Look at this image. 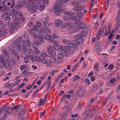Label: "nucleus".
I'll return each instance as SVG.
<instances>
[{"instance_id": "21", "label": "nucleus", "mask_w": 120, "mask_h": 120, "mask_svg": "<svg viewBox=\"0 0 120 120\" xmlns=\"http://www.w3.org/2000/svg\"><path fill=\"white\" fill-rule=\"evenodd\" d=\"M12 109L11 107H9L8 108L6 111L4 112L3 115V116L4 117H6L7 116V113L9 114H10L12 112Z\"/></svg>"}, {"instance_id": "25", "label": "nucleus", "mask_w": 120, "mask_h": 120, "mask_svg": "<svg viewBox=\"0 0 120 120\" xmlns=\"http://www.w3.org/2000/svg\"><path fill=\"white\" fill-rule=\"evenodd\" d=\"M3 54L5 56L6 58H5L6 59V60H9L10 58V56L7 51L6 50H4L3 51Z\"/></svg>"}, {"instance_id": "36", "label": "nucleus", "mask_w": 120, "mask_h": 120, "mask_svg": "<svg viewBox=\"0 0 120 120\" xmlns=\"http://www.w3.org/2000/svg\"><path fill=\"white\" fill-rule=\"evenodd\" d=\"M53 56H51V57L50 58V60L51 62L52 63H54L56 61V57Z\"/></svg>"}, {"instance_id": "22", "label": "nucleus", "mask_w": 120, "mask_h": 120, "mask_svg": "<svg viewBox=\"0 0 120 120\" xmlns=\"http://www.w3.org/2000/svg\"><path fill=\"white\" fill-rule=\"evenodd\" d=\"M62 41L65 44H66L68 45L69 47L70 48H72L73 49V48H74V45H73L72 46H72L71 47L70 46V45L71 44H72V42L71 43H70V42L69 41L65 39H63Z\"/></svg>"}, {"instance_id": "43", "label": "nucleus", "mask_w": 120, "mask_h": 120, "mask_svg": "<svg viewBox=\"0 0 120 120\" xmlns=\"http://www.w3.org/2000/svg\"><path fill=\"white\" fill-rule=\"evenodd\" d=\"M38 43L34 41L33 43V47L34 48H35L37 47L38 45Z\"/></svg>"}, {"instance_id": "56", "label": "nucleus", "mask_w": 120, "mask_h": 120, "mask_svg": "<svg viewBox=\"0 0 120 120\" xmlns=\"http://www.w3.org/2000/svg\"><path fill=\"white\" fill-rule=\"evenodd\" d=\"M64 19L66 21H69V17L64 16L63 17Z\"/></svg>"}, {"instance_id": "60", "label": "nucleus", "mask_w": 120, "mask_h": 120, "mask_svg": "<svg viewBox=\"0 0 120 120\" xmlns=\"http://www.w3.org/2000/svg\"><path fill=\"white\" fill-rule=\"evenodd\" d=\"M25 84L24 83H22L19 85V87L20 88H22L25 85Z\"/></svg>"}, {"instance_id": "46", "label": "nucleus", "mask_w": 120, "mask_h": 120, "mask_svg": "<svg viewBox=\"0 0 120 120\" xmlns=\"http://www.w3.org/2000/svg\"><path fill=\"white\" fill-rule=\"evenodd\" d=\"M35 56L37 58H36V60L37 61L40 62L41 60V59L40 56H38L37 55V54L35 55Z\"/></svg>"}, {"instance_id": "55", "label": "nucleus", "mask_w": 120, "mask_h": 120, "mask_svg": "<svg viewBox=\"0 0 120 120\" xmlns=\"http://www.w3.org/2000/svg\"><path fill=\"white\" fill-rule=\"evenodd\" d=\"M112 32H112L110 33L109 35L108 38L109 39H111L112 37L113 36V34Z\"/></svg>"}, {"instance_id": "19", "label": "nucleus", "mask_w": 120, "mask_h": 120, "mask_svg": "<svg viewBox=\"0 0 120 120\" xmlns=\"http://www.w3.org/2000/svg\"><path fill=\"white\" fill-rule=\"evenodd\" d=\"M25 2H24V1H20L15 5L14 8L17 9H20L24 5H25Z\"/></svg>"}, {"instance_id": "40", "label": "nucleus", "mask_w": 120, "mask_h": 120, "mask_svg": "<svg viewBox=\"0 0 120 120\" xmlns=\"http://www.w3.org/2000/svg\"><path fill=\"white\" fill-rule=\"evenodd\" d=\"M41 55L42 57L45 58H46L48 56L46 52L45 51L41 52Z\"/></svg>"}, {"instance_id": "5", "label": "nucleus", "mask_w": 120, "mask_h": 120, "mask_svg": "<svg viewBox=\"0 0 120 120\" xmlns=\"http://www.w3.org/2000/svg\"><path fill=\"white\" fill-rule=\"evenodd\" d=\"M22 39L21 36H20L19 38V39L16 40L15 42L12 43L11 44V47L15 51H20L22 49L20 41Z\"/></svg>"}, {"instance_id": "50", "label": "nucleus", "mask_w": 120, "mask_h": 120, "mask_svg": "<svg viewBox=\"0 0 120 120\" xmlns=\"http://www.w3.org/2000/svg\"><path fill=\"white\" fill-rule=\"evenodd\" d=\"M27 67V65H22L20 66V69L21 70H23L25 68V67Z\"/></svg>"}, {"instance_id": "58", "label": "nucleus", "mask_w": 120, "mask_h": 120, "mask_svg": "<svg viewBox=\"0 0 120 120\" xmlns=\"http://www.w3.org/2000/svg\"><path fill=\"white\" fill-rule=\"evenodd\" d=\"M20 107V105H17L13 107V109L14 110H16L18 109Z\"/></svg>"}, {"instance_id": "29", "label": "nucleus", "mask_w": 120, "mask_h": 120, "mask_svg": "<svg viewBox=\"0 0 120 120\" xmlns=\"http://www.w3.org/2000/svg\"><path fill=\"white\" fill-rule=\"evenodd\" d=\"M44 38H45V39L47 40H49L50 41V42L52 43L53 42V41L51 40L52 37H51L49 35H46L45 36Z\"/></svg>"}, {"instance_id": "48", "label": "nucleus", "mask_w": 120, "mask_h": 120, "mask_svg": "<svg viewBox=\"0 0 120 120\" xmlns=\"http://www.w3.org/2000/svg\"><path fill=\"white\" fill-rule=\"evenodd\" d=\"M111 30H105L104 35L106 36L108 35L110 32Z\"/></svg>"}, {"instance_id": "14", "label": "nucleus", "mask_w": 120, "mask_h": 120, "mask_svg": "<svg viewBox=\"0 0 120 120\" xmlns=\"http://www.w3.org/2000/svg\"><path fill=\"white\" fill-rule=\"evenodd\" d=\"M85 5H77L75 6L73 10L75 11H82L86 8Z\"/></svg>"}, {"instance_id": "30", "label": "nucleus", "mask_w": 120, "mask_h": 120, "mask_svg": "<svg viewBox=\"0 0 120 120\" xmlns=\"http://www.w3.org/2000/svg\"><path fill=\"white\" fill-rule=\"evenodd\" d=\"M8 9V8L7 7H0V11L2 12L3 11L6 12Z\"/></svg>"}, {"instance_id": "2", "label": "nucleus", "mask_w": 120, "mask_h": 120, "mask_svg": "<svg viewBox=\"0 0 120 120\" xmlns=\"http://www.w3.org/2000/svg\"><path fill=\"white\" fill-rule=\"evenodd\" d=\"M20 22L19 19L15 20L14 21V23L13 24L12 23L9 22H5L6 25L9 28V30L10 33L12 34L15 30H16L18 26H20Z\"/></svg>"}, {"instance_id": "3", "label": "nucleus", "mask_w": 120, "mask_h": 120, "mask_svg": "<svg viewBox=\"0 0 120 120\" xmlns=\"http://www.w3.org/2000/svg\"><path fill=\"white\" fill-rule=\"evenodd\" d=\"M82 37L78 38L76 37H74L76 40L77 41H72V44H71L70 46L71 47L73 45H74V48H73V49L75 50H76L78 49L77 46H79L80 47L84 45L83 42L84 41V40L83 38H81Z\"/></svg>"}, {"instance_id": "49", "label": "nucleus", "mask_w": 120, "mask_h": 120, "mask_svg": "<svg viewBox=\"0 0 120 120\" xmlns=\"http://www.w3.org/2000/svg\"><path fill=\"white\" fill-rule=\"evenodd\" d=\"M45 6L44 4L41 5L39 8V9L40 11L42 10L45 8Z\"/></svg>"}, {"instance_id": "64", "label": "nucleus", "mask_w": 120, "mask_h": 120, "mask_svg": "<svg viewBox=\"0 0 120 120\" xmlns=\"http://www.w3.org/2000/svg\"><path fill=\"white\" fill-rule=\"evenodd\" d=\"M117 7L119 8L120 6V0H118L117 1Z\"/></svg>"}, {"instance_id": "32", "label": "nucleus", "mask_w": 120, "mask_h": 120, "mask_svg": "<svg viewBox=\"0 0 120 120\" xmlns=\"http://www.w3.org/2000/svg\"><path fill=\"white\" fill-rule=\"evenodd\" d=\"M36 28L34 29V30L33 29H31L30 31H29V33L31 35H33V34L36 32Z\"/></svg>"}, {"instance_id": "31", "label": "nucleus", "mask_w": 120, "mask_h": 120, "mask_svg": "<svg viewBox=\"0 0 120 120\" xmlns=\"http://www.w3.org/2000/svg\"><path fill=\"white\" fill-rule=\"evenodd\" d=\"M10 61L12 65L14 66L16 64L15 60L14 57H12L11 58Z\"/></svg>"}, {"instance_id": "38", "label": "nucleus", "mask_w": 120, "mask_h": 120, "mask_svg": "<svg viewBox=\"0 0 120 120\" xmlns=\"http://www.w3.org/2000/svg\"><path fill=\"white\" fill-rule=\"evenodd\" d=\"M43 99L42 98L40 99L37 105L39 107L42 105L43 104Z\"/></svg>"}, {"instance_id": "9", "label": "nucleus", "mask_w": 120, "mask_h": 120, "mask_svg": "<svg viewBox=\"0 0 120 120\" xmlns=\"http://www.w3.org/2000/svg\"><path fill=\"white\" fill-rule=\"evenodd\" d=\"M58 50L60 52H61L63 53H70L69 49L68 47L67 46L64 47L62 45H60L59 47Z\"/></svg>"}, {"instance_id": "27", "label": "nucleus", "mask_w": 120, "mask_h": 120, "mask_svg": "<svg viewBox=\"0 0 120 120\" xmlns=\"http://www.w3.org/2000/svg\"><path fill=\"white\" fill-rule=\"evenodd\" d=\"M30 1H32L35 4V6H38V8L40 4V3L38 0H29Z\"/></svg>"}, {"instance_id": "10", "label": "nucleus", "mask_w": 120, "mask_h": 120, "mask_svg": "<svg viewBox=\"0 0 120 120\" xmlns=\"http://www.w3.org/2000/svg\"><path fill=\"white\" fill-rule=\"evenodd\" d=\"M74 23L73 22H69L63 24L62 26V28L64 29L66 27H69L68 29L69 30L72 29L73 28L72 26L74 25Z\"/></svg>"}, {"instance_id": "7", "label": "nucleus", "mask_w": 120, "mask_h": 120, "mask_svg": "<svg viewBox=\"0 0 120 120\" xmlns=\"http://www.w3.org/2000/svg\"><path fill=\"white\" fill-rule=\"evenodd\" d=\"M85 25L82 26V28H83L85 30L82 31L79 34H77L75 35L74 37H76V38H78L80 37H85L87 35V33L86 30H88V28L86 26H85Z\"/></svg>"}, {"instance_id": "52", "label": "nucleus", "mask_w": 120, "mask_h": 120, "mask_svg": "<svg viewBox=\"0 0 120 120\" xmlns=\"http://www.w3.org/2000/svg\"><path fill=\"white\" fill-rule=\"evenodd\" d=\"M47 83L48 84V87L46 89V90H49L51 84V83L49 82V81H47Z\"/></svg>"}, {"instance_id": "35", "label": "nucleus", "mask_w": 120, "mask_h": 120, "mask_svg": "<svg viewBox=\"0 0 120 120\" xmlns=\"http://www.w3.org/2000/svg\"><path fill=\"white\" fill-rule=\"evenodd\" d=\"M101 29H100V30H99L98 32L97 35L96 36V39L98 40L100 38V35H101Z\"/></svg>"}, {"instance_id": "18", "label": "nucleus", "mask_w": 120, "mask_h": 120, "mask_svg": "<svg viewBox=\"0 0 120 120\" xmlns=\"http://www.w3.org/2000/svg\"><path fill=\"white\" fill-rule=\"evenodd\" d=\"M118 13H117V16L116 17V20L117 21L116 25V26L115 30H117L120 27V17L119 16L120 14L118 15Z\"/></svg>"}, {"instance_id": "6", "label": "nucleus", "mask_w": 120, "mask_h": 120, "mask_svg": "<svg viewBox=\"0 0 120 120\" xmlns=\"http://www.w3.org/2000/svg\"><path fill=\"white\" fill-rule=\"evenodd\" d=\"M21 42L22 45V53L26 54V49L29 48L31 44V42L29 39H22Z\"/></svg>"}, {"instance_id": "26", "label": "nucleus", "mask_w": 120, "mask_h": 120, "mask_svg": "<svg viewBox=\"0 0 120 120\" xmlns=\"http://www.w3.org/2000/svg\"><path fill=\"white\" fill-rule=\"evenodd\" d=\"M83 15V13L81 12H79L77 13L76 14V15L77 17V20H80L81 19V17H82Z\"/></svg>"}, {"instance_id": "11", "label": "nucleus", "mask_w": 120, "mask_h": 120, "mask_svg": "<svg viewBox=\"0 0 120 120\" xmlns=\"http://www.w3.org/2000/svg\"><path fill=\"white\" fill-rule=\"evenodd\" d=\"M78 25L77 26H76L72 30V32H76L80 29H82V26L85 25V24L83 23L82 22H78Z\"/></svg>"}, {"instance_id": "20", "label": "nucleus", "mask_w": 120, "mask_h": 120, "mask_svg": "<svg viewBox=\"0 0 120 120\" xmlns=\"http://www.w3.org/2000/svg\"><path fill=\"white\" fill-rule=\"evenodd\" d=\"M42 35H43V34H45L47 33L49 34L50 33L51 31L48 27L44 28L43 30H40V31Z\"/></svg>"}, {"instance_id": "4", "label": "nucleus", "mask_w": 120, "mask_h": 120, "mask_svg": "<svg viewBox=\"0 0 120 120\" xmlns=\"http://www.w3.org/2000/svg\"><path fill=\"white\" fill-rule=\"evenodd\" d=\"M28 2H25V7L28 11H30L31 13L35 12L37 11L38 6H35L34 4L32 1L28 0Z\"/></svg>"}, {"instance_id": "62", "label": "nucleus", "mask_w": 120, "mask_h": 120, "mask_svg": "<svg viewBox=\"0 0 120 120\" xmlns=\"http://www.w3.org/2000/svg\"><path fill=\"white\" fill-rule=\"evenodd\" d=\"M33 22H29L28 24V26L30 27H31L33 25Z\"/></svg>"}, {"instance_id": "47", "label": "nucleus", "mask_w": 120, "mask_h": 120, "mask_svg": "<svg viewBox=\"0 0 120 120\" xmlns=\"http://www.w3.org/2000/svg\"><path fill=\"white\" fill-rule=\"evenodd\" d=\"M3 61V59L2 57H0V67L2 66V64L3 63H4Z\"/></svg>"}, {"instance_id": "16", "label": "nucleus", "mask_w": 120, "mask_h": 120, "mask_svg": "<svg viewBox=\"0 0 120 120\" xmlns=\"http://www.w3.org/2000/svg\"><path fill=\"white\" fill-rule=\"evenodd\" d=\"M40 62L43 64H45L47 66L50 67L52 65V64L49 60L44 58L41 59Z\"/></svg>"}, {"instance_id": "12", "label": "nucleus", "mask_w": 120, "mask_h": 120, "mask_svg": "<svg viewBox=\"0 0 120 120\" xmlns=\"http://www.w3.org/2000/svg\"><path fill=\"white\" fill-rule=\"evenodd\" d=\"M64 13L66 15H68L69 16V19L72 20H77V18L74 16V14L71 12L67 11L65 12Z\"/></svg>"}, {"instance_id": "24", "label": "nucleus", "mask_w": 120, "mask_h": 120, "mask_svg": "<svg viewBox=\"0 0 120 120\" xmlns=\"http://www.w3.org/2000/svg\"><path fill=\"white\" fill-rule=\"evenodd\" d=\"M62 23V22L60 19H57L55 21L54 24L56 27H59Z\"/></svg>"}, {"instance_id": "44", "label": "nucleus", "mask_w": 120, "mask_h": 120, "mask_svg": "<svg viewBox=\"0 0 120 120\" xmlns=\"http://www.w3.org/2000/svg\"><path fill=\"white\" fill-rule=\"evenodd\" d=\"M21 79H20L19 80H15V83H14V86L18 85L21 82Z\"/></svg>"}, {"instance_id": "42", "label": "nucleus", "mask_w": 120, "mask_h": 120, "mask_svg": "<svg viewBox=\"0 0 120 120\" xmlns=\"http://www.w3.org/2000/svg\"><path fill=\"white\" fill-rule=\"evenodd\" d=\"M26 51H27L28 52V54H29V55L33 54V50L31 49L30 48V47L26 49Z\"/></svg>"}, {"instance_id": "59", "label": "nucleus", "mask_w": 120, "mask_h": 120, "mask_svg": "<svg viewBox=\"0 0 120 120\" xmlns=\"http://www.w3.org/2000/svg\"><path fill=\"white\" fill-rule=\"evenodd\" d=\"M56 71H57L55 70L52 71L50 72V75H53L54 74H56Z\"/></svg>"}, {"instance_id": "33", "label": "nucleus", "mask_w": 120, "mask_h": 120, "mask_svg": "<svg viewBox=\"0 0 120 120\" xmlns=\"http://www.w3.org/2000/svg\"><path fill=\"white\" fill-rule=\"evenodd\" d=\"M82 107V106L80 105V102H79L77 106L76 107L75 109L77 111L80 110Z\"/></svg>"}, {"instance_id": "61", "label": "nucleus", "mask_w": 120, "mask_h": 120, "mask_svg": "<svg viewBox=\"0 0 120 120\" xmlns=\"http://www.w3.org/2000/svg\"><path fill=\"white\" fill-rule=\"evenodd\" d=\"M7 109V108L6 107V105H4L3 106L2 108V110L3 112H5L6 111V109Z\"/></svg>"}, {"instance_id": "53", "label": "nucleus", "mask_w": 120, "mask_h": 120, "mask_svg": "<svg viewBox=\"0 0 120 120\" xmlns=\"http://www.w3.org/2000/svg\"><path fill=\"white\" fill-rule=\"evenodd\" d=\"M30 59L33 60H34L35 59L34 56L33 55V54L29 55Z\"/></svg>"}, {"instance_id": "23", "label": "nucleus", "mask_w": 120, "mask_h": 120, "mask_svg": "<svg viewBox=\"0 0 120 120\" xmlns=\"http://www.w3.org/2000/svg\"><path fill=\"white\" fill-rule=\"evenodd\" d=\"M14 83H10L9 82L6 83L4 85V86L6 87H8L9 89H11L14 86Z\"/></svg>"}, {"instance_id": "1", "label": "nucleus", "mask_w": 120, "mask_h": 120, "mask_svg": "<svg viewBox=\"0 0 120 120\" xmlns=\"http://www.w3.org/2000/svg\"><path fill=\"white\" fill-rule=\"evenodd\" d=\"M57 3L54 6V13L56 14V16L59 15V13L62 11L61 7L64 5V3H66L68 0H57Z\"/></svg>"}, {"instance_id": "37", "label": "nucleus", "mask_w": 120, "mask_h": 120, "mask_svg": "<svg viewBox=\"0 0 120 120\" xmlns=\"http://www.w3.org/2000/svg\"><path fill=\"white\" fill-rule=\"evenodd\" d=\"M26 111V110L23 109L21 110L18 114V115L19 116H20L23 115Z\"/></svg>"}, {"instance_id": "45", "label": "nucleus", "mask_w": 120, "mask_h": 120, "mask_svg": "<svg viewBox=\"0 0 120 120\" xmlns=\"http://www.w3.org/2000/svg\"><path fill=\"white\" fill-rule=\"evenodd\" d=\"M38 89H37L35 90V91L33 94V96L32 97L33 98H35V96L37 95V94H38Z\"/></svg>"}, {"instance_id": "63", "label": "nucleus", "mask_w": 120, "mask_h": 120, "mask_svg": "<svg viewBox=\"0 0 120 120\" xmlns=\"http://www.w3.org/2000/svg\"><path fill=\"white\" fill-rule=\"evenodd\" d=\"M52 36L54 38H59L58 35L55 34H53L52 35Z\"/></svg>"}, {"instance_id": "57", "label": "nucleus", "mask_w": 120, "mask_h": 120, "mask_svg": "<svg viewBox=\"0 0 120 120\" xmlns=\"http://www.w3.org/2000/svg\"><path fill=\"white\" fill-rule=\"evenodd\" d=\"M34 48L35 49L34 50V51L36 52V53L37 54L40 53V51L38 48Z\"/></svg>"}, {"instance_id": "39", "label": "nucleus", "mask_w": 120, "mask_h": 120, "mask_svg": "<svg viewBox=\"0 0 120 120\" xmlns=\"http://www.w3.org/2000/svg\"><path fill=\"white\" fill-rule=\"evenodd\" d=\"M64 57V55L62 53H60L57 55V57L59 59H62Z\"/></svg>"}, {"instance_id": "17", "label": "nucleus", "mask_w": 120, "mask_h": 120, "mask_svg": "<svg viewBox=\"0 0 120 120\" xmlns=\"http://www.w3.org/2000/svg\"><path fill=\"white\" fill-rule=\"evenodd\" d=\"M47 52H49V56H52V55L53 56V53L54 55L55 54V51L54 50H52V47L50 45L47 48Z\"/></svg>"}, {"instance_id": "51", "label": "nucleus", "mask_w": 120, "mask_h": 120, "mask_svg": "<svg viewBox=\"0 0 120 120\" xmlns=\"http://www.w3.org/2000/svg\"><path fill=\"white\" fill-rule=\"evenodd\" d=\"M84 82L85 83H87L88 85L90 84V82L88 79H86L84 80Z\"/></svg>"}, {"instance_id": "34", "label": "nucleus", "mask_w": 120, "mask_h": 120, "mask_svg": "<svg viewBox=\"0 0 120 120\" xmlns=\"http://www.w3.org/2000/svg\"><path fill=\"white\" fill-rule=\"evenodd\" d=\"M101 41H100L98 42L96 45L95 46L94 48V50H95L96 49L98 48L99 47H100V46L101 45Z\"/></svg>"}, {"instance_id": "28", "label": "nucleus", "mask_w": 120, "mask_h": 120, "mask_svg": "<svg viewBox=\"0 0 120 120\" xmlns=\"http://www.w3.org/2000/svg\"><path fill=\"white\" fill-rule=\"evenodd\" d=\"M80 1H84V0H73V1L71 3V4L72 6H74L75 5L80 3Z\"/></svg>"}, {"instance_id": "54", "label": "nucleus", "mask_w": 120, "mask_h": 120, "mask_svg": "<svg viewBox=\"0 0 120 120\" xmlns=\"http://www.w3.org/2000/svg\"><path fill=\"white\" fill-rule=\"evenodd\" d=\"M79 78V75H75L73 78V80L74 81L78 80Z\"/></svg>"}, {"instance_id": "15", "label": "nucleus", "mask_w": 120, "mask_h": 120, "mask_svg": "<svg viewBox=\"0 0 120 120\" xmlns=\"http://www.w3.org/2000/svg\"><path fill=\"white\" fill-rule=\"evenodd\" d=\"M13 49L14 51L12 50H11L10 53L11 54L14 55L16 60L18 61H19L20 60V57L19 54L17 52L18 51H20H20H15V50L13 49Z\"/></svg>"}, {"instance_id": "8", "label": "nucleus", "mask_w": 120, "mask_h": 120, "mask_svg": "<svg viewBox=\"0 0 120 120\" xmlns=\"http://www.w3.org/2000/svg\"><path fill=\"white\" fill-rule=\"evenodd\" d=\"M6 61L5 62L3 59V61L4 62L2 64V66L0 67H2L3 65L5 68L9 70H11L12 69V67L11 64L10 63L9 59V60H5Z\"/></svg>"}, {"instance_id": "13", "label": "nucleus", "mask_w": 120, "mask_h": 120, "mask_svg": "<svg viewBox=\"0 0 120 120\" xmlns=\"http://www.w3.org/2000/svg\"><path fill=\"white\" fill-rule=\"evenodd\" d=\"M40 35H39L37 34H35L33 35L35 39L37 38L39 39L43 43L44 42L43 39L44 38L45 36L44 35H42V34L40 33Z\"/></svg>"}, {"instance_id": "41", "label": "nucleus", "mask_w": 120, "mask_h": 120, "mask_svg": "<svg viewBox=\"0 0 120 120\" xmlns=\"http://www.w3.org/2000/svg\"><path fill=\"white\" fill-rule=\"evenodd\" d=\"M44 28L48 27L49 26V24L48 22L45 21H43Z\"/></svg>"}]
</instances>
